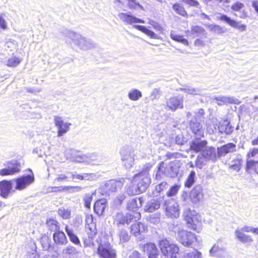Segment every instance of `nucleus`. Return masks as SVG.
Masks as SVG:
<instances>
[{"label": "nucleus", "mask_w": 258, "mask_h": 258, "mask_svg": "<svg viewBox=\"0 0 258 258\" xmlns=\"http://www.w3.org/2000/svg\"><path fill=\"white\" fill-rule=\"evenodd\" d=\"M160 207V202L155 200L152 202H149L146 206L145 211L148 212H153L156 210H158Z\"/></svg>", "instance_id": "nucleus-31"}, {"label": "nucleus", "mask_w": 258, "mask_h": 258, "mask_svg": "<svg viewBox=\"0 0 258 258\" xmlns=\"http://www.w3.org/2000/svg\"><path fill=\"white\" fill-rule=\"evenodd\" d=\"M212 30L214 31H218V32H223L222 28L219 25H213L212 28Z\"/></svg>", "instance_id": "nucleus-54"}, {"label": "nucleus", "mask_w": 258, "mask_h": 258, "mask_svg": "<svg viewBox=\"0 0 258 258\" xmlns=\"http://www.w3.org/2000/svg\"><path fill=\"white\" fill-rule=\"evenodd\" d=\"M141 215L139 212H134L133 214L127 213L125 215L122 213H117L113 217V224L119 226L128 224L136 219H140Z\"/></svg>", "instance_id": "nucleus-4"}, {"label": "nucleus", "mask_w": 258, "mask_h": 258, "mask_svg": "<svg viewBox=\"0 0 258 258\" xmlns=\"http://www.w3.org/2000/svg\"><path fill=\"white\" fill-rule=\"evenodd\" d=\"M238 230L242 231L243 232H252V230L253 227L251 228L247 226H244L242 228H241L240 229H238Z\"/></svg>", "instance_id": "nucleus-50"}, {"label": "nucleus", "mask_w": 258, "mask_h": 258, "mask_svg": "<svg viewBox=\"0 0 258 258\" xmlns=\"http://www.w3.org/2000/svg\"><path fill=\"white\" fill-rule=\"evenodd\" d=\"M220 131L221 133H223V132H224V133H225L226 134H229L230 133V132H229L227 131H226V129L225 130H224V131H223V130H221V129H220Z\"/></svg>", "instance_id": "nucleus-61"}, {"label": "nucleus", "mask_w": 258, "mask_h": 258, "mask_svg": "<svg viewBox=\"0 0 258 258\" xmlns=\"http://www.w3.org/2000/svg\"><path fill=\"white\" fill-rule=\"evenodd\" d=\"M96 253L99 258H116L115 250L110 243H99L98 245Z\"/></svg>", "instance_id": "nucleus-6"}, {"label": "nucleus", "mask_w": 258, "mask_h": 258, "mask_svg": "<svg viewBox=\"0 0 258 258\" xmlns=\"http://www.w3.org/2000/svg\"><path fill=\"white\" fill-rule=\"evenodd\" d=\"M97 233L96 225L94 223L87 224L85 227V235L83 237V244L85 247L95 246L94 238Z\"/></svg>", "instance_id": "nucleus-5"}, {"label": "nucleus", "mask_w": 258, "mask_h": 258, "mask_svg": "<svg viewBox=\"0 0 258 258\" xmlns=\"http://www.w3.org/2000/svg\"><path fill=\"white\" fill-rule=\"evenodd\" d=\"M151 167H152V166L151 164H146L145 165V167L144 168L143 170L142 171L139 172V173L136 174L134 176V178H135L137 177H139L143 175V171H144L145 172H148L150 170Z\"/></svg>", "instance_id": "nucleus-47"}, {"label": "nucleus", "mask_w": 258, "mask_h": 258, "mask_svg": "<svg viewBox=\"0 0 258 258\" xmlns=\"http://www.w3.org/2000/svg\"><path fill=\"white\" fill-rule=\"evenodd\" d=\"M195 164H196V167H197L199 168H201L202 167V165H203L202 162L199 160H197L196 161Z\"/></svg>", "instance_id": "nucleus-55"}, {"label": "nucleus", "mask_w": 258, "mask_h": 258, "mask_svg": "<svg viewBox=\"0 0 258 258\" xmlns=\"http://www.w3.org/2000/svg\"><path fill=\"white\" fill-rule=\"evenodd\" d=\"M194 255L195 256H197V258H201V257H202V253L200 251H198L197 250H195V253H194Z\"/></svg>", "instance_id": "nucleus-58"}, {"label": "nucleus", "mask_w": 258, "mask_h": 258, "mask_svg": "<svg viewBox=\"0 0 258 258\" xmlns=\"http://www.w3.org/2000/svg\"><path fill=\"white\" fill-rule=\"evenodd\" d=\"M236 151V145L232 143H227L223 145L220 150L221 154H226L229 153L233 152Z\"/></svg>", "instance_id": "nucleus-27"}, {"label": "nucleus", "mask_w": 258, "mask_h": 258, "mask_svg": "<svg viewBox=\"0 0 258 258\" xmlns=\"http://www.w3.org/2000/svg\"><path fill=\"white\" fill-rule=\"evenodd\" d=\"M135 202H136V200H133L131 202V204L134 203Z\"/></svg>", "instance_id": "nucleus-63"}, {"label": "nucleus", "mask_w": 258, "mask_h": 258, "mask_svg": "<svg viewBox=\"0 0 258 258\" xmlns=\"http://www.w3.org/2000/svg\"><path fill=\"white\" fill-rule=\"evenodd\" d=\"M12 189V183L11 181H1V196L6 198Z\"/></svg>", "instance_id": "nucleus-20"}, {"label": "nucleus", "mask_w": 258, "mask_h": 258, "mask_svg": "<svg viewBox=\"0 0 258 258\" xmlns=\"http://www.w3.org/2000/svg\"><path fill=\"white\" fill-rule=\"evenodd\" d=\"M180 188V185L174 184L172 186L168 192L166 194V195L168 197H171L175 196L177 192Z\"/></svg>", "instance_id": "nucleus-43"}, {"label": "nucleus", "mask_w": 258, "mask_h": 258, "mask_svg": "<svg viewBox=\"0 0 258 258\" xmlns=\"http://www.w3.org/2000/svg\"><path fill=\"white\" fill-rule=\"evenodd\" d=\"M195 172L194 171H191L184 182L185 187H190L194 184L195 182Z\"/></svg>", "instance_id": "nucleus-39"}, {"label": "nucleus", "mask_w": 258, "mask_h": 258, "mask_svg": "<svg viewBox=\"0 0 258 258\" xmlns=\"http://www.w3.org/2000/svg\"><path fill=\"white\" fill-rule=\"evenodd\" d=\"M190 128L192 132L195 135H197L198 134H200L202 127L199 123L193 122L192 123L190 124Z\"/></svg>", "instance_id": "nucleus-44"}, {"label": "nucleus", "mask_w": 258, "mask_h": 258, "mask_svg": "<svg viewBox=\"0 0 258 258\" xmlns=\"http://www.w3.org/2000/svg\"><path fill=\"white\" fill-rule=\"evenodd\" d=\"M167 184V183L166 182H162L160 183L159 184V191L160 192L164 190V189L165 188L166 185Z\"/></svg>", "instance_id": "nucleus-52"}, {"label": "nucleus", "mask_w": 258, "mask_h": 258, "mask_svg": "<svg viewBox=\"0 0 258 258\" xmlns=\"http://www.w3.org/2000/svg\"><path fill=\"white\" fill-rule=\"evenodd\" d=\"M142 96V94L140 91L138 89H133L131 90L128 94V97L130 100L137 101Z\"/></svg>", "instance_id": "nucleus-34"}, {"label": "nucleus", "mask_w": 258, "mask_h": 258, "mask_svg": "<svg viewBox=\"0 0 258 258\" xmlns=\"http://www.w3.org/2000/svg\"><path fill=\"white\" fill-rule=\"evenodd\" d=\"M54 124L58 129L57 136L61 137L69 131L71 124L68 122H64L61 117L58 116H54Z\"/></svg>", "instance_id": "nucleus-11"}, {"label": "nucleus", "mask_w": 258, "mask_h": 258, "mask_svg": "<svg viewBox=\"0 0 258 258\" xmlns=\"http://www.w3.org/2000/svg\"><path fill=\"white\" fill-rule=\"evenodd\" d=\"M167 106L172 111H175L178 108L183 107L182 101L177 97H171L166 102Z\"/></svg>", "instance_id": "nucleus-16"}, {"label": "nucleus", "mask_w": 258, "mask_h": 258, "mask_svg": "<svg viewBox=\"0 0 258 258\" xmlns=\"http://www.w3.org/2000/svg\"><path fill=\"white\" fill-rule=\"evenodd\" d=\"M147 231L148 226L141 222L134 223L130 227V234L135 237L140 236Z\"/></svg>", "instance_id": "nucleus-8"}, {"label": "nucleus", "mask_w": 258, "mask_h": 258, "mask_svg": "<svg viewBox=\"0 0 258 258\" xmlns=\"http://www.w3.org/2000/svg\"><path fill=\"white\" fill-rule=\"evenodd\" d=\"M118 16L121 21L128 25L135 23H145V22L143 19H139L133 15L124 13H119Z\"/></svg>", "instance_id": "nucleus-13"}, {"label": "nucleus", "mask_w": 258, "mask_h": 258, "mask_svg": "<svg viewBox=\"0 0 258 258\" xmlns=\"http://www.w3.org/2000/svg\"><path fill=\"white\" fill-rule=\"evenodd\" d=\"M219 19L220 21H224L230 26L238 29L240 31H244L246 29V26L245 24H239V22L235 20L231 19L226 15H221Z\"/></svg>", "instance_id": "nucleus-12"}, {"label": "nucleus", "mask_w": 258, "mask_h": 258, "mask_svg": "<svg viewBox=\"0 0 258 258\" xmlns=\"http://www.w3.org/2000/svg\"><path fill=\"white\" fill-rule=\"evenodd\" d=\"M109 185V190L111 191L115 192L120 190L122 188L123 183L119 180H112L110 181Z\"/></svg>", "instance_id": "nucleus-29"}, {"label": "nucleus", "mask_w": 258, "mask_h": 258, "mask_svg": "<svg viewBox=\"0 0 258 258\" xmlns=\"http://www.w3.org/2000/svg\"><path fill=\"white\" fill-rule=\"evenodd\" d=\"M118 236L120 241L122 243L127 242L130 238V236L127 232L125 230H121L118 234Z\"/></svg>", "instance_id": "nucleus-40"}, {"label": "nucleus", "mask_w": 258, "mask_h": 258, "mask_svg": "<svg viewBox=\"0 0 258 258\" xmlns=\"http://www.w3.org/2000/svg\"><path fill=\"white\" fill-rule=\"evenodd\" d=\"M88 175V174H87V173H84L83 174H72V177L73 179H79V180H83Z\"/></svg>", "instance_id": "nucleus-48"}, {"label": "nucleus", "mask_w": 258, "mask_h": 258, "mask_svg": "<svg viewBox=\"0 0 258 258\" xmlns=\"http://www.w3.org/2000/svg\"><path fill=\"white\" fill-rule=\"evenodd\" d=\"M45 224L48 230L51 232H55L60 230V224L55 218H47L45 221Z\"/></svg>", "instance_id": "nucleus-19"}, {"label": "nucleus", "mask_w": 258, "mask_h": 258, "mask_svg": "<svg viewBox=\"0 0 258 258\" xmlns=\"http://www.w3.org/2000/svg\"><path fill=\"white\" fill-rule=\"evenodd\" d=\"M57 214L63 219H69L71 218L72 211L70 208L61 207L58 209Z\"/></svg>", "instance_id": "nucleus-25"}, {"label": "nucleus", "mask_w": 258, "mask_h": 258, "mask_svg": "<svg viewBox=\"0 0 258 258\" xmlns=\"http://www.w3.org/2000/svg\"><path fill=\"white\" fill-rule=\"evenodd\" d=\"M252 6L254 8L255 11L258 14V1H254L252 3Z\"/></svg>", "instance_id": "nucleus-53"}, {"label": "nucleus", "mask_w": 258, "mask_h": 258, "mask_svg": "<svg viewBox=\"0 0 258 258\" xmlns=\"http://www.w3.org/2000/svg\"><path fill=\"white\" fill-rule=\"evenodd\" d=\"M258 165V160H254L250 159H246L245 169L246 171L254 170L256 169Z\"/></svg>", "instance_id": "nucleus-35"}, {"label": "nucleus", "mask_w": 258, "mask_h": 258, "mask_svg": "<svg viewBox=\"0 0 258 258\" xmlns=\"http://www.w3.org/2000/svg\"><path fill=\"white\" fill-rule=\"evenodd\" d=\"M1 28L6 29L7 28V26L4 20L1 19Z\"/></svg>", "instance_id": "nucleus-57"}, {"label": "nucleus", "mask_w": 258, "mask_h": 258, "mask_svg": "<svg viewBox=\"0 0 258 258\" xmlns=\"http://www.w3.org/2000/svg\"><path fill=\"white\" fill-rule=\"evenodd\" d=\"M107 200L104 199L96 200L94 203L93 207L94 212L99 216L102 215L107 207Z\"/></svg>", "instance_id": "nucleus-15"}, {"label": "nucleus", "mask_w": 258, "mask_h": 258, "mask_svg": "<svg viewBox=\"0 0 258 258\" xmlns=\"http://www.w3.org/2000/svg\"><path fill=\"white\" fill-rule=\"evenodd\" d=\"M215 248V246H213V247L212 248L211 250H214Z\"/></svg>", "instance_id": "nucleus-64"}, {"label": "nucleus", "mask_w": 258, "mask_h": 258, "mask_svg": "<svg viewBox=\"0 0 258 258\" xmlns=\"http://www.w3.org/2000/svg\"><path fill=\"white\" fill-rule=\"evenodd\" d=\"M242 159L241 158H236L232 160V164L230 165V168L239 171L242 164Z\"/></svg>", "instance_id": "nucleus-33"}, {"label": "nucleus", "mask_w": 258, "mask_h": 258, "mask_svg": "<svg viewBox=\"0 0 258 258\" xmlns=\"http://www.w3.org/2000/svg\"><path fill=\"white\" fill-rule=\"evenodd\" d=\"M53 240L56 245H65L68 240L65 233L60 230L55 231L53 234Z\"/></svg>", "instance_id": "nucleus-14"}, {"label": "nucleus", "mask_w": 258, "mask_h": 258, "mask_svg": "<svg viewBox=\"0 0 258 258\" xmlns=\"http://www.w3.org/2000/svg\"><path fill=\"white\" fill-rule=\"evenodd\" d=\"M34 179V178L33 175L22 176L16 179V189L22 190L25 188L27 186L32 183L33 182Z\"/></svg>", "instance_id": "nucleus-10"}, {"label": "nucleus", "mask_w": 258, "mask_h": 258, "mask_svg": "<svg viewBox=\"0 0 258 258\" xmlns=\"http://www.w3.org/2000/svg\"><path fill=\"white\" fill-rule=\"evenodd\" d=\"M152 96H153V98H152L153 99H155V98H156V94H152Z\"/></svg>", "instance_id": "nucleus-62"}, {"label": "nucleus", "mask_w": 258, "mask_h": 258, "mask_svg": "<svg viewBox=\"0 0 258 258\" xmlns=\"http://www.w3.org/2000/svg\"><path fill=\"white\" fill-rule=\"evenodd\" d=\"M258 157V148L253 147L250 148L246 154V159H250Z\"/></svg>", "instance_id": "nucleus-38"}, {"label": "nucleus", "mask_w": 258, "mask_h": 258, "mask_svg": "<svg viewBox=\"0 0 258 258\" xmlns=\"http://www.w3.org/2000/svg\"><path fill=\"white\" fill-rule=\"evenodd\" d=\"M72 189H80L81 187L78 186H51L50 187V191L51 192H61Z\"/></svg>", "instance_id": "nucleus-23"}, {"label": "nucleus", "mask_w": 258, "mask_h": 258, "mask_svg": "<svg viewBox=\"0 0 258 258\" xmlns=\"http://www.w3.org/2000/svg\"><path fill=\"white\" fill-rule=\"evenodd\" d=\"M170 36V38L175 41L182 43L185 45H189L188 40L185 38L183 35L177 34L175 33H171Z\"/></svg>", "instance_id": "nucleus-32"}, {"label": "nucleus", "mask_w": 258, "mask_h": 258, "mask_svg": "<svg viewBox=\"0 0 258 258\" xmlns=\"http://www.w3.org/2000/svg\"><path fill=\"white\" fill-rule=\"evenodd\" d=\"M54 181L57 182H66L70 181L69 177L64 174H58L54 178Z\"/></svg>", "instance_id": "nucleus-42"}, {"label": "nucleus", "mask_w": 258, "mask_h": 258, "mask_svg": "<svg viewBox=\"0 0 258 258\" xmlns=\"http://www.w3.org/2000/svg\"><path fill=\"white\" fill-rule=\"evenodd\" d=\"M191 30L192 33L196 34H203L205 31L203 27L198 25L192 26Z\"/></svg>", "instance_id": "nucleus-45"}, {"label": "nucleus", "mask_w": 258, "mask_h": 258, "mask_svg": "<svg viewBox=\"0 0 258 258\" xmlns=\"http://www.w3.org/2000/svg\"><path fill=\"white\" fill-rule=\"evenodd\" d=\"M177 240L183 246L188 247L198 242L197 235L191 231L182 229L178 230L177 232Z\"/></svg>", "instance_id": "nucleus-3"}, {"label": "nucleus", "mask_w": 258, "mask_h": 258, "mask_svg": "<svg viewBox=\"0 0 258 258\" xmlns=\"http://www.w3.org/2000/svg\"><path fill=\"white\" fill-rule=\"evenodd\" d=\"M223 104H238L239 101L238 99L231 97H223L221 100Z\"/></svg>", "instance_id": "nucleus-41"}, {"label": "nucleus", "mask_w": 258, "mask_h": 258, "mask_svg": "<svg viewBox=\"0 0 258 258\" xmlns=\"http://www.w3.org/2000/svg\"><path fill=\"white\" fill-rule=\"evenodd\" d=\"M142 179L143 180H148V178L147 176H144L143 178H142ZM149 183L147 181H143L142 182H138V186L140 188L143 187V189H145L147 188L148 186Z\"/></svg>", "instance_id": "nucleus-46"}, {"label": "nucleus", "mask_w": 258, "mask_h": 258, "mask_svg": "<svg viewBox=\"0 0 258 258\" xmlns=\"http://www.w3.org/2000/svg\"><path fill=\"white\" fill-rule=\"evenodd\" d=\"M196 46H201L204 45V42L200 39H197L194 42Z\"/></svg>", "instance_id": "nucleus-51"}, {"label": "nucleus", "mask_w": 258, "mask_h": 258, "mask_svg": "<svg viewBox=\"0 0 258 258\" xmlns=\"http://www.w3.org/2000/svg\"><path fill=\"white\" fill-rule=\"evenodd\" d=\"M78 253L76 248L72 245L68 246L62 250V254L68 258L74 257Z\"/></svg>", "instance_id": "nucleus-24"}, {"label": "nucleus", "mask_w": 258, "mask_h": 258, "mask_svg": "<svg viewBox=\"0 0 258 258\" xmlns=\"http://www.w3.org/2000/svg\"><path fill=\"white\" fill-rule=\"evenodd\" d=\"M65 230L67 232L70 241L76 245H81L80 241L78 236L73 233L72 230L70 229L68 225L65 226Z\"/></svg>", "instance_id": "nucleus-26"}, {"label": "nucleus", "mask_w": 258, "mask_h": 258, "mask_svg": "<svg viewBox=\"0 0 258 258\" xmlns=\"http://www.w3.org/2000/svg\"><path fill=\"white\" fill-rule=\"evenodd\" d=\"M142 248L143 251L147 253L148 258H158V250L154 243L147 242L142 245Z\"/></svg>", "instance_id": "nucleus-9"}, {"label": "nucleus", "mask_w": 258, "mask_h": 258, "mask_svg": "<svg viewBox=\"0 0 258 258\" xmlns=\"http://www.w3.org/2000/svg\"><path fill=\"white\" fill-rule=\"evenodd\" d=\"M207 144L206 140L195 141L190 143L189 149L195 153H198L203 151L207 147Z\"/></svg>", "instance_id": "nucleus-17"}, {"label": "nucleus", "mask_w": 258, "mask_h": 258, "mask_svg": "<svg viewBox=\"0 0 258 258\" xmlns=\"http://www.w3.org/2000/svg\"><path fill=\"white\" fill-rule=\"evenodd\" d=\"M183 217L188 228L197 233L200 232L202 229V220L199 213L194 210L187 209L184 212Z\"/></svg>", "instance_id": "nucleus-1"}, {"label": "nucleus", "mask_w": 258, "mask_h": 258, "mask_svg": "<svg viewBox=\"0 0 258 258\" xmlns=\"http://www.w3.org/2000/svg\"><path fill=\"white\" fill-rule=\"evenodd\" d=\"M244 7V5L243 3L240 2H236L231 5V9L234 12H240L239 17L241 19H245L248 17L247 13L245 10L241 11V10Z\"/></svg>", "instance_id": "nucleus-21"}, {"label": "nucleus", "mask_w": 258, "mask_h": 258, "mask_svg": "<svg viewBox=\"0 0 258 258\" xmlns=\"http://www.w3.org/2000/svg\"><path fill=\"white\" fill-rule=\"evenodd\" d=\"M252 233L258 236V227H257V228L253 227Z\"/></svg>", "instance_id": "nucleus-59"}, {"label": "nucleus", "mask_w": 258, "mask_h": 258, "mask_svg": "<svg viewBox=\"0 0 258 258\" xmlns=\"http://www.w3.org/2000/svg\"><path fill=\"white\" fill-rule=\"evenodd\" d=\"M22 59L15 56L9 58L7 61V65L11 67L17 66L21 61Z\"/></svg>", "instance_id": "nucleus-37"}, {"label": "nucleus", "mask_w": 258, "mask_h": 258, "mask_svg": "<svg viewBox=\"0 0 258 258\" xmlns=\"http://www.w3.org/2000/svg\"><path fill=\"white\" fill-rule=\"evenodd\" d=\"M136 29L141 31L149 36L151 38L156 39L157 38V35L153 31L147 29L144 26L141 25H136L134 27Z\"/></svg>", "instance_id": "nucleus-30"}, {"label": "nucleus", "mask_w": 258, "mask_h": 258, "mask_svg": "<svg viewBox=\"0 0 258 258\" xmlns=\"http://www.w3.org/2000/svg\"><path fill=\"white\" fill-rule=\"evenodd\" d=\"M91 157L92 158V159H91V161L96 160L97 158H98V156L95 155H92L91 156Z\"/></svg>", "instance_id": "nucleus-60"}, {"label": "nucleus", "mask_w": 258, "mask_h": 258, "mask_svg": "<svg viewBox=\"0 0 258 258\" xmlns=\"http://www.w3.org/2000/svg\"><path fill=\"white\" fill-rule=\"evenodd\" d=\"M235 234L236 238L243 243L249 244L253 241L250 235L244 233L242 231L236 230Z\"/></svg>", "instance_id": "nucleus-18"}, {"label": "nucleus", "mask_w": 258, "mask_h": 258, "mask_svg": "<svg viewBox=\"0 0 258 258\" xmlns=\"http://www.w3.org/2000/svg\"><path fill=\"white\" fill-rule=\"evenodd\" d=\"M158 245L163 255L168 258H177L176 255L179 251V247L177 244L165 238L159 241Z\"/></svg>", "instance_id": "nucleus-2"}, {"label": "nucleus", "mask_w": 258, "mask_h": 258, "mask_svg": "<svg viewBox=\"0 0 258 258\" xmlns=\"http://www.w3.org/2000/svg\"><path fill=\"white\" fill-rule=\"evenodd\" d=\"M185 3L190 7H198L199 3L196 0H186Z\"/></svg>", "instance_id": "nucleus-49"}, {"label": "nucleus", "mask_w": 258, "mask_h": 258, "mask_svg": "<svg viewBox=\"0 0 258 258\" xmlns=\"http://www.w3.org/2000/svg\"><path fill=\"white\" fill-rule=\"evenodd\" d=\"M251 145L252 146L258 145V136L251 141Z\"/></svg>", "instance_id": "nucleus-56"}, {"label": "nucleus", "mask_w": 258, "mask_h": 258, "mask_svg": "<svg viewBox=\"0 0 258 258\" xmlns=\"http://www.w3.org/2000/svg\"><path fill=\"white\" fill-rule=\"evenodd\" d=\"M166 211L168 216L177 217L179 215V210L177 205L169 206L166 207Z\"/></svg>", "instance_id": "nucleus-28"}, {"label": "nucleus", "mask_w": 258, "mask_h": 258, "mask_svg": "<svg viewBox=\"0 0 258 258\" xmlns=\"http://www.w3.org/2000/svg\"><path fill=\"white\" fill-rule=\"evenodd\" d=\"M172 9L177 15L183 17L187 18L188 15L183 6L179 3H175L172 5Z\"/></svg>", "instance_id": "nucleus-22"}, {"label": "nucleus", "mask_w": 258, "mask_h": 258, "mask_svg": "<svg viewBox=\"0 0 258 258\" xmlns=\"http://www.w3.org/2000/svg\"><path fill=\"white\" fill-rule=\"evenodd\" d=\"M84 206L87 209H90L91 204L93 201V196L92 194H86L83 198Z\"/></svg>", "instance_id": "nucleus-36"}, {"label": "nucleus", "mask_w": 258, "mask_h": 258, "mask_svg": "<svg viewBox=\"0 0 258 258\" xmlns=\"http://www.w3.org/2000/svg\"><path fill=\"white\" fill-rule=\"evenodd\" d=\"M8 167L1 169V175H10L20 171L21 164L17 160H12L7 162Z\"/></svg>", "instance_id": "nucleus-7"}]
</instances>
